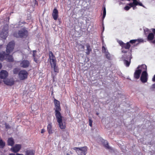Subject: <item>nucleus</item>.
I'll use <instances>...</instances> for the list:
<instances>
[{
	"label": "nucleus",
	"instance_id": "obj_1",
	"mask_svg": "<svg viewBox=\"0 0 155 155\" xmlns=\"http://www.w3.org/2000/svg\"><path fill=\"white\" fill-rule=\"evenodd\" d=\"M15 45L14 41H12L9 42L7 46L6 51L7 53L6 54L5 59L8 61L12 62L14 61L12 56L9 55V54L12 51Z\"/></svg>",
	"mask_w": 155,
	"mask_h": 155
},
{
	"label": "nucleus",
	"instance_id": "obj_2",
	"mask_svg": "<svg viewBox=\"0 0 155 155\" xmlns=\"http://www.w3.org/2000/svg\"><path fill=\"white\" fill-rule=\"evenodd\" d=\"M147 69V66L145 64H143L141 65H139L135 71L134 74V78L137 79H138L140 75L143 71Z\"/></svg>",
	"mask_w": 155,
	"mask_h": 155
},
{
	"label": "nucleus",
	"instance_id": "obj_3",
	"mask_svg": "<svg viewBox=\"0 0 155 155\" xmlns=\"http://www.w3.org/2000/svg\"><path fill=\"white\" fill-rule=\"evenodd\" d=\"M13 35L14 37L16 38H25L28 35V32L24 28L19 31L18 33L17 32L14 33Z\"/></svg>",
	"mask_w": 155,
	"mask_h": 155
},
{
	"label": "nucleus",
	"instance_id": "obj_4",
	"mask_svg": "<svg viewBox=\"0 0 155 155\" xmlns=\"http://www.w3.org/2000/svg\"><path fill=\"white\" fill-rule=\"evenodd\" d=\"M73 149L76 151L78 155H86L87 153V148L86 146L81 147H75Z\"/></svg>",
	"mask_w": 155,
	"mask_h": 155
},
{
	"label": "nucleus",
	"instance_id": "obj_5",
	"mask_svg": "<svg viewBox=\"0 0 155 155\" xmlns=\"http://www.w3.org/2000/svg\"><path fill=\"white\" fill-rule=\"evenodd\" d=\"M120 46L121 47L122 52L124 53H127L130 47V45L129 42L126 43H124L122 41H120L119 42Z\"/></svg>",
	"mask_w": 155,
	"mask_h": 155
},
{
	"label": "nucleus",
	"instance_id": "obj_6",
	"mask_svg": "<svg viewBox=\"0 0 155 155\" xmlns=\"http://www.w3.org/2000/svg\"><path fill=\"white\" fill-rule=\"evenodd\" d=\"M54 103L55 105V116L61 114L60 111L61 110L60 102L55 99H54Z\"/></svg>",
	"mask_w": 155,
	"mask_h": 155
},
{
	"label": "nucleus",
	"instance_id": "obj_7",
	"mask_svg": "<svg viewBox=\"0 0 155 155\" xmlns=\"http://www.w3.org/2000/svg\"><path fill=\"white\" fill-rule=\"evenodd\" d=\"M55 116L60 129H65L66 127V124L64 122H63V117L62 116L61 114Z\"/></svg>",
	"mask_w": 155,
	"mask_h": 155
},
{
	"label": "nucleus",
	"instance_id": "obj_8",
	"mask_svg": "<svg viewBox=\"0 0 155 155\" xmlns=\"http://www.w3.org/2000/svg\"><path fill=\"white\" fill-rule=\"evenodd\" d=\"M28 74L25 70H22L18 73L19 78L21 80H24L27 78Z\"/></svg>",
	"mask_w": 155,
	"mask_h": 155
},
{
	"label": "nucleus",
	"instance_id": "obj_9",
	"mask_svg": "<svg viewBox=\"0 0 155 155\" xmlns=\"http://www.w3.org/2000/svg\"><path fill=\"white\" fill-rule=\"evenodd\" d=\"M147 69L143 71L140 78V80L143 83H146L147 81L148 74L147 72Z\"/></svg>",
	"mask_w": 155,
	"mask_h": 155
},
{
	"label": "nucleus",
	"instance_id": "obj_10",
	"mask_svg": "<svg viewBox=\"0 0 155 155\" xmlns=\"http://www.w3.org/2000/svg\"><path fill=\"white\" fill-rule=\"evenodd\" d=\"M8 30L7 28L6 29V27H4L0 33V36L1 38L3 39H6L8 36Z\"/></svg>",
	"mask_w": 155,
	"mask_h": 155
},
{
	"label": "nucleus",
	"instance_id": "obj_11",
	"mask_svg": "<svg viewBox=\"0 0 155 155\" xmlns=\"http://www.w3.org/2000/svg\"><path fill=\"white\" fill-rule=\"evenodd\" d=\"M21 145L20 144H16L14 147L11 148V150L13 153H17L21 149Z\"/></svg>",
	"mask_w": 155,
	"mask_h": 155
},
{
	"label": "nucleus",
	"instance_id": "obj_12",
	"mask_svg": "<svg viewBox=\"0 0 155 155\" xmlns=\"http://www.w3.org/2000/svg\"><path fill=\"white\" fill-rule=\"evenodd\" d=\"M30 64V63L28 61L24 60L21 62L20 66L23 68H26L29 66Z\"/></svg>",
	"mask_w": 155,
	"mask_h": 155
},
{
	"label": "nucleus",
	"instance_id": "obj_13",
	"mask_svg": "<svg viewBox=\"0 0 155 155\" xmlns=\"http://www.w3.org/2000/svg\"><path fill=\"white\" fill-rule=\"evenodd\" d=\"M8 76V73L5 70H2L0 72V78L5 79Z\"/></svg>",
	"mask_w": 155,
	"mask_h": 155
},
{
	"label": "nucleus",
	"instance_id": "obj_14",
	"mask_svg": "<svg viewBox=\"0 0 155 155\" xmlns=\"http://www.w3.org/2000/svg\"><path fill=\"white\" fill-rule=\"evenodd\" d=\"M58 11L56 8H54L53 11L52 16L54 19L56 20H57L58 15Z\"/></svg>",
	"mask_w": 155,
	"mask_h": 155
},
{
	"label": "nucleus",
	"instance_id": "obj_15",
	"mask_svg": "<svg viewBox=\"0 0 155 155\" xmlns=\"http://www.w3.org/2000/svg\"><path fill=\"white\" fill-rule=\"evenodd\" d=\"M7 143L8 146H13L15 144V141L13 138L12 137L9 138L7 140Z\"/></svg>",
	"mask_w": 155,
	"mask_h": 155
},
{
	"label": "nucleus",
	"instance_id": "obj_16",
	"mask_svg": "<svg viewBox=\"0 0 155 155\" xmlns=\"http://www.w3.org/2000/svg\"><path fill=\"white\" fill-rule=\"evenodd\" d=\"M4 83L7 85L12 86L14 84V81H11L9 80H4Z\"/></svg>",
	"mask_w": 155,
	"mask_h": 155
},
{
	"label": "nucleus",
	"instance_id": "obj_17",
	"mask_svg": "<svg viewBox=\"0 0 155 155\" xmlns=\"http://www.w3.org/2000/svg\"><path fill=\"white\" fill-rule=\"evenodd\" d=\"M102 142L104 146L106 149H111V148L109 146L107 140L103 139Z\"/></svg>",
	"mask_w": 155,
	"mask_h": 155
},
{
	"label": "nucleus",
	"instance_id": "obj_18",
	"mask_svg": "<svg viewBox=\"0 0 155 155\" xmlns=\"http://www.w3.org/2000/svg\"><path fill=\"white\" fill-rule=\"evenodd\" d=\"M47 128L48 133L49 134H51L53 133L52 130V124L51 123H50L48 124Z\"/></svg>",
	"mask_w": 155,
	"mask_h": 155
},
{
	"label": "nucleus",
	"instance_id": "obj_19",
	"mask_svg": "<svg viewBox=\"0 0 155 155\" xmlns=\"http://www.w3.org/2000/svg\"><path fill=\"white\" fill-rule=\"evenodd\" d=\"M6 54L5 51H2L0 52V61H3L4 58L5 59Z\"/></svg>",
	"mask_w": 155,
	"mask_h": 155
},
{
	"label": "nucleus",
	"instance_id": "obj_20",
	"mask_svg": "<svg viewBox=\"0 0 155 155\" xmlns=\"http://www.w3.org/2000/svg\"><path fill=\"white\" fill-rule=\"evenodd\" d=\"M154 38V35L152 33H149L147 37V39L148 41H150L152 40Z\"/></svg>",
	"mask_w": 155,
	"mask_h": 155
},
{
	"label": "nucleus",
	"instance_id": "obj_21",
	"mask_svg": "<svg viewBox=\"0 0 155 155\" xmlns=\"http://www.w3.org/2000/svg\"><path fill=\"white\" fill-rule=\"evenodd\" d=\"M86 54L87 55H88L89 54L90 52L92 51L91 49V48L89 44L86 45Z\"/></svg>",
	"mask_w": 155,
	"mask_h": 155
},
{
	"label": "nucleus",
	"instance_id": "obj_22",
	"mask_svg": "<svg viewBox=\"0 0 155 155\" xmlns=\"http://www.w3.org/2000/svg\"><path fill=\"white\" fill-rule=\"evenodd\" d=\"M131 58L130 57L129 61H127L125 59L124 60V64L126 67H128L130 66V63Z\"/></svg>",
	"mask_w": 155,
	"mask_h": 155
},
{
	"label": "nucleus",
	"instance_id": "obj_23",
	"mask_svg": "<svg viewBox=\"0 0 155 155\" xmlns=\"http://www.w3.org/2000/svg\"><path fill=\"white\" fill-rule=\"evenodd\" d=\"M25 152V155H34L35 154V151L32 150H27Z\"/></svg>",
	"mask_w": 155,
	"mask_h": 155
},
{
	"label": "nucleus",
	"instance_id": "obj_24",
	"mask_svg": "<svg viewBox=\"0 0 155 155\" xmlns=\"http://www.w3.org/2000/svg\"><path fill=\"white\" fill-rule=\"evenodd\" d=\"M51 67L53 68L54 72L58 73L59 72V69L58 66L56 65V64H54L53 65H51Z\"/></svg>",
	"mask_w": 155,
	"mask_h": 155
},
{
	"label": "nucleus",
	"instance_id": "obj_25",
	"mask_svg": "<svg viewBox=\"0 0 155 155\" xmlns=\"http://www.w3.org/2000/svg\"><path fill=\"white\" fill-rule=\"evenodd\" d=\"M49 56L50 60L52 59H55L56 58L53 54L52 52L51 51H50L49 52Z\"/></svg>",
	"mask_w": 155,
	"mask_h": 155
},
{
	"label": "nucleus",
	"instance_id": "obj_26",
	"mask_svg": "<svg viewBox=\"0 0 155 155\" xmlns=\"http://www.w3.org/2000/svg\"><path fill=\"white\" fill-rule=\"evenodd\" d=\"M49 56L50 60L52 59H55L56 58L53 54L52 52L51 51H50L49 52Z\"/></svg>",
	"mask_w": 155,
	"mask_h": 155
},
{
	"label": "nucleus",
	"instance_id": "obj_27",
	"mask_svg": "<svg viewBox=\"0 0 155 155\" xmlns=\"http://www.w3.org/2000/svg\"><path fill=\"white\" fill-rule=\"evenodd\" d=\"M49 62L51 65H53L54 64H57V60L56 59L50 60Z\"/></svg>",
	"mask_w": 155,
	"mask_h": 155
},
{
	"label": "nucleus",
	"instance_id": "obj_28",
	"mask_svg": "<svg viewBox=\"0 0 155 155\" xmlns=\"http://www.w3.org/2000/svg\"><path fill=\"white\" fill-rule=\"evenodd\" d=\"M5 142L0 138V147L1 148H3L5 146Z\"/></svg>",
	"mask_w": 155,
	"mask_h": 155
},
{
	"label": "nucleus",
	"instance_id": "obj_29",
	"mask_svg": "<svg viewBox=\"0 0 155 155\" xmlns=\"http://www.w3.org/2000/svg\"><path fill=\"white\" fill-rule=\"evenodd\" d=\"M106 15V8L105 6H104L103 7V19H104Z\"/></svg>",
	"mask_w": 155,
	"mask_h": 155
},
{
	"label": "nucleus",
	"instance_id": "obj_30",
	"mask_svg": "<svg viewBox=\"0 0 155 155\" xmlns=\"http://www.w3.org/2000/svg\"><path fill=\"white\" fill-rule=\"evenodd\" d=\"M106 58L109 60L111 59L110 55L108 51L105 53Z\"/></svg>",
	"mask_w": 155,
	"mask_h": 155
},
{
	"label": "nucleus",
	"instance_id": "obj_31",
	"mask_svg": "<svg viewBox=\"0 0 155 155\" xmlns=\"http://www.w3.org/2000/svg\"><path fill=\"white\" fill-rule=\"evenodd\" d=\"M19 71V69L18 68H16L14 69L13 72L14 74H17Z\"/></svg>",
	"mask_w": 155,
	"mask_h": 155
},
{
	"label": "nucleus",
	"instance_id": "obj_32",
	"mask_svg": "<svg viewBox=\"0 0 155 155\" xmlns=\"http://www.w3.org/2000/svg\"><path fill=\"white\" fill-rule=\"evenodd\" d=\"M136 3L135 2H133L132 3H130L127 4V5H129L130 7H133L134 5H136Z\"/></svg>",
	"mask_w": 155,
	"mask_h": 155
},
{
	"label": "nucleus",
	"instance_id": "obj_33",
	"mask_svg": "<svg viewBox=\"0 0 155 155\" xmlns=\"http://www.w3.org/2000/svg\"><path fill=\"white\" fill-rule=\"evenodd\" d=\"M34 61L36 63H38V59L39 58L38 56H37L33 58Z\"/></svg>",
	"mask_w": 155,
	"mask_h": 155
},
{
	"label": "nucleus",
	"instance_id": "obj_34",
	"mask_svg": "<svg viewBox=\"0 0 155 155\" xmlns=\"http://www.w3.org/2000/svg\"><path fill=\"white\" fill-rule=\"evenodd\" d=\"M155 89V84H153L150 87V89L151 91H154Z\"/></svg>",
	"mask_w": 155,
	"mask_h": 155
},
{
	"label": "nucleus",
	"instance_id": "obj_35",
	"mask_svg": "<svg viewBox=\"0 0 155 155\" xmlns=\"http://www.w3.org/2000/svg\"><path fill=\"white\" fill-rule=\"evenodd\" d=\"M79 50L80 49L81 50H84V46L83 45H82L81 44H80L78 45Z\"/></svg>",
	"mask_w": 155,
	"mask_h": 155
},
{
	"label": "nucleus",
	"instance_id": "obj_36",
	"mask_svg": "<svg viewBox=\"0 0 155 155\" xmlns=\"http://www.w3.org/2000/svg\"><path fill=\"white\" fill-rule=\"evenodd\" d=\"M102 52L104 53L108 51H107L106 48L104 46L102 47Z\"/></svg>",
	"mask_w": 155,
	"mask_h": 155
},
{
	"label": "nucleus",
	"instance_id": "obj_37",
	"mask_svg": "<svg viewBox=\"0 0 155 155\" xmlns=\"http://www.w3.org/2000/svg\"><path fill=\"white\" fill-rule=\"evenodd\" d=\"M37 51L36 50L33 51V58L37 56Z\"/></svg>",
	"mask_w": 155,
	"mask_h": 155
},
{
	"label": "nucleus",
	"instance_id": "obj_38",
	"mask_svg": "<svg viewBox=\"0 0 155 155\" xmlns=\"http://www.w3.org/2000/svg\"><path fill=\"white\" fill-rule=\"evenodd\" d=\"M137 39L134 40H132L130 41L129 42V43H130L131 44H134L135 43L136 41H137Z\"/></svg>",
	"mask_w": 155,
	"mask_h": 155
},
{
	"label": "nucleus",
	"instance_id": "obj_39",
	"mask_svg": "<svg viewBox=\"0 0 155 155\" xmlns=\"http://www.w3.org/2000/svg\"><path fill=\"white\" fill-rule=\"evenodd\" d=\"M139 5L140 6H143V7H144L142 3H141L140 2H138L137 1V2H136V5Z\"/></svg>",
	"mask_w": 155,
	"mask_h": 155
},
{
	"label": "nucleus",
	"instance_id": "obj_40",
	"mask_svg": "<svg viewBox=\"0 0 155 155\" xmlns=\"http://www.w3.org/2000/svg\"><path fill=\"white\" fill-rule=\"evenodd\" d=\"M130 8V7L128 6H126L124 7V9L125 10L128 11Z\"/></svg>",
	"mask_w": 155,
	"mask_h": 155
},
{
	"label": "nucleus",
	"instance_id": "obj_41",
	"mask_svg": "<svg viewBox=\"0 0 155 155\" xmlns=\"http://www.w3.org/2000/svg\"><path fill=\"white\" fill-rule=\"evenodd\" d=\"M89 125L91 127H92V122L93 121L92 120L90 119L89 120Z\"/></svg>",
	"mask_w": 155,
	"mask_h": 155
},
{
	"label": "nucleus",
	"instance_id": "obj_42",
	"mask_svg": "<svg viewBox=\"0 0 155 155\" xmlns=\"http://www.w3.org/2000/svg\"><path fill=\"white\" fill-rule=\"evenodd\" d=\"M26 23L25 21H23V22L21 21H19L18 22V25L20 26V25H21L22 24H26Z\"/></svg>",
	"mask_w": 155,
	"mask_h": 155
},
{
	"label": "nucleus",
	"instance_id": "obj_43",
	"mask_svg": "<svg viewBox=\"0 0 155 155\" xmlns=\"http://www.w3.org/2000/svg\"><path fill=\"white\" fill-rule=\"evenodd\" d=\"M137 41L138 42H143V40L142 39H137Z\"/></svg>",
	"mask_w": 155,
	"mask_h": 155
},
{
	"label": "nucleus",
	"instance_id": "obj_44",
	"mask_svg": "<svg viewBox=\"0 0 155 155\" xmlns=\"http://www.w3.org/2000/svg\"><path fill=\"white\" fill-rule=\"evenodd\" d=\"M151 30L153 32V34L154 35H155V28H152Z\"/></svg>",
	"mask_w": 155,
	"mask_h": 155
},
{
	"label": "nucleus",
	"instance_id": "obj_45",
	"mask_svg": "<svg viewBox=\"0 0 155 155\" xmlns=\"http://www.w3.org/2000/svg\"><path fill=\"white\" fill-rule=\"evenodd\" d=\"M152 81L153 82H155V74L154 75L153 77V78L152 79Z\"/></svg>",
	"mask_w": 155,
	"mask_h": 155
},
{
	"label": "nucleus",
	"instance_id": "obj_46",
	"mask_svg": "<svg viewBox=\"0 0 155 155\" xmlns=\"http://www.w3.org/2000/svg\"><path fill=\"white\" fill-rule=\"evenodd\" d=\"M45 132V130L44 129H42L41 130V133H44Z\"/></svg>",
	"mask_w": 155,
	"mask_h": 155
},
{
	"label": "nucleus",
	"instance_id": "obj_47",
	"mask_svg": "<svg viewBox=\"0 0 155 155\" xmlns=\"http://www.w3.org/2000/svg\"><path fill=\"white\" fill-rule=\"evenodd\" d=\"M136 5H134L133 7H133V9H135L136 8Z\"/></svg>",
	"mask_w": 155,
	"mask_h": 155
},
{
	"label": "nucleus",
	"instance_id": "obj_48",
	"mask_svg": "<svg viewBox=\"0 0 155 155\" xmlns=\"http://www.w3.org/2000/svg\"><path fill=\"white\" fill-rule=\"evenodd\" d=\"M16 155H24L23 154H20V153H17L16 154Z\"/></svg>",
	"mask_w": 155,
	"mask_h": 155
},
{
	"label": "nucleus",
	"instance_id": "obj_49",
	"mask_svg": "<svg viewBox=\"0 0 155 155\" xmlns=\"http://www.w3.org/2000/svg\"><path fill=\"white\" fill-rule=\"evenodd\" d=\"M152 43L153 44H155V39L152 41Z\"/></svg>",
	"mask_w": 155,
	"mask_h": 155
},
{
	"label": "nucleus",
	"instance_id": "obj_50",
	"mask_svg": "<svg viewBox=\"0 0 155 155\" xmlns=\"http://www.w3.org/2000/svg\"><path fill=\"white\" fill-rule=\"evenodd\" d=\"M2 64L0 63V69L2 68Z\"/></svg>",
	"mask_w": 155,
	"mask_h": 155
},
{
	"label": "nucleus",
	"instance_id": "obj_51",
	"mask_svg": "<svg viewBox=\"0 0 155 155\" xmlns=\"http://www.w3.org/2000/svg\"><path fill=\"white\" fill-rule=\"evenodd\" d=\"M133 1V2H135V3H136L137 2V0H132Z\"/></svg>",
	"mask_w": 155,
	"mask_h": 155
},
{
	"label": "nucleus",
	"instance_id": "obj_52",
	"mask_svg": "<svg viewBox=\"0 0 155 155\" xmlns=\"http://www.w3.org/2000/svg\"><path fill=\"white\" fill-rule=\"evenodd\" d=\"M98 114H99V113H96V114H97V115H98Z\"/></svg>",
	"mask_w": 155,
	"mask_h": 155
},
{
	"label": "nucleus",
	"instance_id": "obj_53",
	"mask_svg": "<svg viewBox=\"0 0 155 155\" xmlns=\"http://www.w3.org/2000/svg\"><path fill=\"white\" fill-rule=\"evenodd\" d=\"M66 155H70V154L68 153H67Z\"/></svg>",
	"mask_w": 155,
	"mask_h": 155
},
{
	"label": "nucleus",
	"instance_id": "obj_54",
	"mask_svg": "<svg viewBox=\"0 0 155 155\" xmlns=\"http://www.w3.org/2000/svg\"><path fill=\"white\" fill-rule=\"evenodd\" d=\"M7 127H8V126H6V128H7Z\"/></svg>",
	"mask_w": 155,
	"mask_h": 155
},
{
	"label": "nucleus",
	"instance_id": "obj_55",
	"mask_svg": "<svg viewBox=\"0 0 155 155\" xmlns=\"http://www.w3.org/2000/svg\"><path fill=\"white\" fill-rule=\"evenodd\" d=\"M7 127H8V126H6V128H7Z\"/></svg>",
	"mask_w": 155,
	"mask_h": 155
},
{
	"label": "nucleus",
	"instance_id": "obj_56",
	"mask_svg": "<svg viewBox=\"0 0 155 155\" xmlns=\"http://www.w3.org/2000/svg\"><path fill=\"white\" fill-rule=\"evenodd\" d=\"M103 29H104V26L103 27Z\"/></svg>",
	"mask_w": 155,
	"mask_h": 155
}]
</instances>
